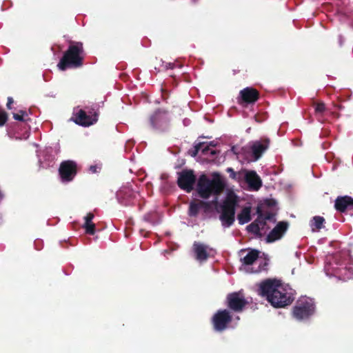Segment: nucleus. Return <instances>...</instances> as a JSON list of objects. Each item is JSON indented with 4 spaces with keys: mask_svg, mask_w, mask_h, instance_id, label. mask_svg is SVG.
I'll list each match as a JSON object with an SVG mask.
<instances>
[{
    "mask_svg": "<svg viewBox=\"0 0 353 353\" xmlns=\"http://www.w3.org/2000/svg\"><path fill=\"white\" fill-rule=\"evenodd\" d=\"M259 294L275 307H283L292 302L290 296L279 280L266 279L259 285Z\"/></svg>",
    "mask_w": 353,
    "mask_h": 353,
    "instance_id": "1",
    "label": "nucleus"
},
{
    "mask_svg": "<svg viewBox=\"0 0 353 353\" xmlns=\"http://www.w3.org/2000/svg\"><path fill=\"white\" fill-rule=\"evenodd\" d=\"M224 187V181L219 174H214L212 179L202 174L198 180L197 192L201 197L208 199L211 194H219Z\"/></svg>",
    "mask_w": 353,
    "mask_h": 353,
    "instance_id": "2",
    "label": "nucleus"
},
{
    "mask_svg": "<svg viewBox=\"0 0 353 353\" xmlns=\"http://www.w3.org/2000/svg\"><path fill=\"white\" fill-rule=\"evenodd\" d=\"M236 202V199L234 196L229 195L220 206V219L222 221V224L225 227L230 226L234 221Z\"/></svg>",
    "mask_w": 353,
    "mask_h": 353,
    "instance_id": "4",
    "label": "nucleus"
},
{
    "mask_svg": "<svg viewBox=\"0 0 353 353\" xmlns=\"http://www.w3.org/2000/svg\"><path fill=\"white\" fill-rule=\"evenodd\" d=\"M231 321L232 316L226 310L219 311L212 319L214 327L217 331L224 330Z\"/></svg>",
    "mask_w": 353,
    "mask_h": 353,
    "instance_id": "10",
    "label": "nucleus"
},
{
    "mask_svg": "<svg viewBox=\"0 0 353 353\" xmlns=\"http://www.w3.org/2000/svg\"><path fill=\"white\" fill-rule=\"evenodd\" d=\"M97 114L94 112H85L83 110L79 109L74 114L73 121L82 126H89L97 121Z\"/></svg>",
    "mask_w": 353,
    "mask_h": 353,
    "instance_id": "8",
    "label": "nucleus"
},
{
    "mask_svg": "<svg viewBox=\"0 0 353 353\" xmlns=\"http://www.w3.org/2000/svg\"><path fill=\"white\" fill-rule=\"evenodd\" d=\"M203 205V202L202 201H197V202H192L190 204L189 207V215L191 216H196L200 209L202 208Z\"/></svg>",
    "mask_w": 353,
    "mask_h": 353,
    "instance_id": "22",
    "label": "nucleus"
},
{
    "mask_svg": "<svg viewBox=\"0 0 353 353\" xmlns=\"http://www.w3.org/2000/svg\"><path fill=\"white\" fill-rule=\"evenodd\" d=\"M247 228L249 232H251L254 234H260L261 233V227L260 226V225L258 222H256V221H254L253 223L250 224Z\"/></svg>",
    "mask_w": 353,
    "mask_h": 353,
    "instance_id": "25",
    "label": "nucleus"
},
{
    "mask_svg": "<svg viewBox=\"0 0 353 353\" xmlns=\"http://www.w3.org/2000/svg\"><path fill=\"white\" fill-rule=\"evenodd\" d=\"M24 116H27L26 112L23 110H20L19 113H14L13 118L15 120L23 121Z\"/></svg>",
    "mask_w": 353,
    "mask_h": 353,
    "instance_id": "26",
    "label": "nucleus"
},
{
    "mask_svg": "<svg viewBox=\"0 0 353 353\" xmlns=\"http://www.w3.org/2000/svg\"><path fill=\"white\" fill-rule=\"evenodd\" d=\"M227 300L228 307L236 312L241 311L247 303L244 296L241 292L228 294Z\"/></svg>",
    "mask_w": 353,
    "mask_h": 353,
    "instance_id": "11",
    "label": "nucleus"
},
{
    "mask_svg": "<svg viewBox=\"0 0 353 353\" xmlns=\"http://www.w3.org/2000/svg\"><path fill=\"white\" fill-rule=\"evenodd\" d=\"M239 175L243 176L242 179L245 181L250 190L256 191L262 186L260 176L254 170H241L239 171Z\"/></svg>",
    "mask_w": 353,
    "mask_h": 353,
    "instance_id": "9",
    "label": "nucleus"
},
{
    "mask_svg": "<svg viewBox=\"0 0 353 353\" xmlns=\"http://www.w3.org/2000/svg\"><path fill=\"white\" fill-rule=\"evenodd\" d=\"M193 250L198 261H203L208 259L210 254V248L202 243L195 242L193 245Z\"/></svg>",
    "mask_w": 353,
    "mask_h": 353,
    "instance_id": "17",
    "label": "nucleus"
},
{
    "mask_svg": "<svg viewBox=\"0 0 353 353\" xmlns=\"http://www.w3.org/2000/svg\"><path fill=\"white\" fill-rule=\"evenodd\" d=\"M269 146V140L264 139L253 142L250 145L253 160H258Z\"/></svg>",
    "mask_w": 353,
    "mask_h": 353,
    "instance_id": "14",
    "label": "nucleus"
},
{
    "mask_svg": "<svg viewBox=\"0 0 353 353\" xmlns=\"http://www.w3.org/2000/svg\"><path fill=\"white\" fill-rule=\"evenodd\" d=\"M198 145H202V147L200 148V152L203 154H210L212 156L216 154V151L214 150H212L210 148V146L214 147L215 145L213 144L212 142H210L209 143H200Z\"/></svg>",
    "mask_w": 353,
    "mask_h": 353,
    "instance_id": "23",
    "label": "nucleus"
},
{
    "mask_svg": "<svg viewBox=\"0 0 353 353\" xmlns=\"http://www.w3.org/2000/svg\"><path fill=\"white\" fill-rule=\"evenodd\" d=\"M151 123L154 128H160L161 126V123L163 121V117L159 113H155L151 117Z\"/></svg>",
    "mask_w": 353,
    "mask_h": 353,
    "instance_id": "24",
    "label": "nucleus"
},
{
    "mask_svg": "<svg viewBox=\"0 0 353 353\" xmlns=\"http://www.w3.org/2000/svg\"><path fill=\"white\" fill-rule=\"evenodd\" d=\"M258 218L256 220V222H258L261 227V232H265V225L266 220H270L272 219V216L270 214H268L265 216L261 213V211L259 208L257 209Z\"/></svg>",
    "mask_w": 353,
    "mask_h": 353,
    "instance_id": "21",
    "label": "nucleus"
},
{
    "mask_svg": "<svg viewBox=\"0 0 353 353\" xmlns=\"http://www.w3.org/2000/svg\"><path fill=\"white\" fill-rule=\"evenodd\" d=\"M288 223L285 222H280L270 232L267 236L268 242H272L279 239L284 232L287 230Z\"/></svg>",
    "mask_w": 353,
    "mask_h": 353,
    "instance_id": "16",
    "label": "nucleus"
},
{
    "mask_svg": "<svg viewBox=\"0 0 353 353\" xmlns=\"http://www.w3.org/2000/svg\"><path fill=\"white\" fill-rule=\"evenodd\" d=\"M202 147V145H196L194 147V150L193 151L192 156L195 157L199 152L200 148Z\"/></svg>",
    "mask_w": 353,
    "mask_h": 353,
    "instance_id": "30",
    "label": "nucleus"
},
{
    "mask_svg": "<svg viewBox=\"0 0 353 353\" xmlns=\"http://www.w3.org/2000/svg\"><path fill=\"white\" fill-rule=\"evenodd\" d=\"M245 251L241 252V261L242 263L240 270L247 273H256L260 271L259 268L254 269L252 265L257 261L259 258V252L257 250L248 251L245 255H243Z\"/></svg>",
    "mask_w": 353,
    "mask_h": 353,
    "instance_id": "6",
    "label": "nucleus"
},
{
    "mask_svg": "<svg viewBox=\"0 0 353 353\" xmlns=\"http://www.w3.org/2000/svg\"><path fill=\"white\" fill-rule=\"evenodd\" d=\"M238 220L240 224H245L251 220L250 208H244L238 215Z\"/></svg>",
    "mask_w": 353,
    "mask_h": 353,
    "instance_id": "19",
    "label": "nucleus"
},
{
    "mask_svg": "<svg viewBox=\"0 0 353 353\" xmlns=\"http://www.w3.org/2000/svg\"><path fill=\"white\" fill-rule=\"evenodd\" d=\"M8 119V115L3 110H0V126L3 125Z\"/></svg>",
    "mask_w": 353,
    "mask_h": 353,
    "instance_id": "28",
    "label": "nucleus"
},
{
    "mask_svg": "<svg viewBox=\"0 0 353 353\" xmlns=\"http://www.w3.org/2000/svg\"><path fill=\"white\" fill-rule=\"evenodd\" d=\"M325 110V105L323 103H318L315 106V111L317 113H323Z\"/></svg>",
    "mask_w": 353,
    "mask_h": 353,
    "instance_id": "29",
    "label": "nucleus"
},
{
    "mask_svg": "<svg viewBox=\"0 0 353 353\" xmlns=\"http://www.w3.org/2000/svg\"><path fill=\"white\" fill-rule=\"evenodd\" d=\"M314 306L312 299L303 297L298 300L294 307L293 315L297 319L307 318L314 313Z\"/></svg>",
    "mask_w": 353,
    "mask_h": 353,
    "instance_id": "5",
    "label": "nucleus"
},
{
    "mask_svg": "<svg viewBox=\"0 0 353 353\" xmlns=\"http://www.w3.org/2000/svg\"><path fill=\"white\" fill-rule=\"evenodd\" d=\"M83 52L82 43H77L70 46L68 50L58 63V68L61 70H65L67 67H79L82 65V58L80 54Z\"/></svg>",
    "mask_w": 353,
    "mask_h": 353,
    "instance_id": "3",
    "label": "nucleus"
},
{
    "mask_svg": "<svg viewBox=\"0 0 353 353\" xmlns=\"http://www.w3.org/2000/svg\"><path fill=\"white\" fill-rule=\"evenodd\" d=\"M97 166H94V165H92L90 166V170L92 172H97Z\"/></svg>",
    "mask_w": 353,
    "mask_h": 353,
    "instance_id": "32",
    "label": "nucleus"
},
{
    "mask_svg": "<svg viewBox=\"0 0 353 353\" xmlns=\"http://www.w3.org/2000/svg\"><path fill=\"white\" fill-rule=\"evenodd\" d=\"M13 103V99L12 97L8 98L7 108L8 109H11V104Z\"/></svg>",
    "mask_w": 353,
    "mask_h": 353,
    "instance_id": "31",
    "label": "nucleus"
},
{
    "mask_svg": "<svg viewBox=\"0 0 353 353\" xmlns=\"http://www.w3.org/2000/svg\"><path fill=\"white\" fill-rule=\"evenodd\" d=\"M324 223L325 219L323 217L320 216H314L310 223L312 231H315L316 230H319L323 228Z\"/></svg>",
    "mask_w": 353,
    "mask_h": 353,
    "instance_id": "20",
    "label": "nucleus"
},
{
    "mask_svg": "<svg viewBox=\"0 0 353 353\" xmlns=\"http://www.w3.org/2000/svg\"><path fill=\"white\" fill-rule=\"evenodd\" d=\"M59 173L63 180L71 181L77 173V165L72 161L63 162L59 168Z\"/></svg>",
    "mask_w": 353,
    "mask_h": 353,
    "instance_id": "12",
    "label": "nucleus"
},
{
    "mask_svg": "<svg viewBox=\"0 0 353 353\" xmlns=\"http://www.w3.org/2000/svg\"><path fill=\"white\" fill-rule=\"evenodd\" d=\"M335 208L340 212L353 215V199L348 196L339 197L336 199Z\"/></svg>",
    "mask_w": 353,
    "mask_h": 353,
    "instance_id": "13",
    "label": "nucleus"
},
{
    "mask_svg": "<svg viewBox=\"0 0 353 353\" xmlns=\"http://www.w3.org/2000/svg\"><path fill=\"white\" fill-rule=\"evenodd\" d=\"M241 101L239 103L243 102L247 103H253L259 99V92L252 88H246L240 92Z\"/></svg>",
    "mask_w": 353,
    "mask_h": 353,
    "instance_id": "15",
    "label": "nucleus"
},
{
    "mask_svg": "<svg viewBox=\"0 0 353 353\" xmlns=\"http://www.w3.org/2000/svg\"><path fill=\"white\" fill-rule=\"evenodd\" d=\"M94 214L91 212L88 213L84 218L85 223L83 224V228L86 232L90 234H94L95 231V225L92 222Z\"/></svg>",
    "mask_w": 353,
    "mask_h": 353,
    "instance_id": "18",
    "label": "nucleus"
},
{
    "mask_svg": "<svg viewBox=\"0 0 353 353\" xmlns=\"http://www.w3.org/2000/svg\"><path fill=\"white\" fill-rule=\"evenodd\" d=\"M177 183L180 188L190 192L194 189L196 182V176L192 170H183L178 173Z\"/></svg>",
    "mask_w": 353,
    "mask_h": 353,
    "instance_id": "7",
    "label": "nucleus"
},
{
    "mask_svg": "<svg viewBox=\"0 0 353 353\" xmlns=\"http://www.w3.org/2000/svg\"><path fill=\"white\" fill-rule=\"evenodd\" d=\"M227 171L228 172H230V176L232 178V179H237L239 181L241 180L242 179V176H240L239 175V172H235L234 171V170L231 168H229L227 169Z\"/></svg>",
    "mask_w": 353,
    "mask_h": 353,
    "instance_id": "27",
    "label": "nucleus"
}]
</instances>
